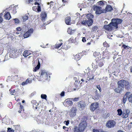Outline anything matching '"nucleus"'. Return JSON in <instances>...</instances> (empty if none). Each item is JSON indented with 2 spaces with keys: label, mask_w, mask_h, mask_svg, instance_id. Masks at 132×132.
<instances>
[{
  "label": "nucleus",
  "mask_w": 132,
  "mask_h": 132,
  "mask_svg": "<svg viewBox=\"0 0 132 132\" xmlns=\"http://www.w3.org/2000/svg\"><path fill=\"white\" fill-rule=\"evenodd\" d=\"M34 30L33 29L31 28L28 30L23 35V37L25 38L28 37L33 32Z\"/></svg>",
  "instance_id": "16"
},
{
  "label": "nucleus",
  "mask_w": 132,
  "mask_h": 132,
  "mask_svg": "<svg viewBox=\"0 0 132 132\" xmlns=\"http://www.w3.org/2000/svg\"><path fill=\"white\" fill-rule=\"evenodd\" d=\"M87 77L86 80L85 81V83H87L88 81H89L92 79H94V76L92 71H89L87 73Z\"/></svg>",
  "instance_id": "7"
},
{
  "label": "nucleus",
  "mask_w": 132,
  "mask_h": 132,
  "mask_svg": "<svg viewBox=\"0 0 132 132\" xmlns=\"http://www.w3.org/2000/svg\"><path fill=\"white\" fill-rule=\"evenodd\" d=\"M75 30H72L71 28L69 27L68 28L67 32L69 34L72 35L74 33Z\"/></svg>",
  "instance_id": "29"
},
{
  "label": "nucleus",
  "mask_w": 132,
  "mask_h": 132,
  "mask_svg": "<svg viewBox=\"0 0 132 132\" xmlns=\"http://www.w3.org/2000/svg\"><path fill=\"white\" fill-rule=\"evenodd\" d=\"M7 132H14V130L12 129L11 128H7Z\"/></svg>",
  "instance_id": "44"
},
{
  "label": "nucleus",
  "mask_w": 132,
  "mask_h": 132,
  "mask_svg": "<svg viewBox=\"0 0 132 132\" xmlns=\"http://www.w3.org/2000/svg\"><path fill=\"white\" fill-rule=\"evenodd\" d=\"M23 20L26 21V20L28 19V17L27 15H25L23 17Z\"/></svg>",
  "instance_id": "43"
},
{
  "label": "nucleus",
  "mask_w": 132,
  "mask_h": 132,
  "mask_svg": "<svg viewBox=\"0 0 132 132\" xmlns=\"http://www.w3.org/2000/svg\"><path fill=\"white\" fill-rule=\"evenodd\" d=\"M64 94L65 92L64 91H62L60 94V95L61 97H63L64 95Z\"/></svg>",
  "instance_id": "52"
},
{
  "label": "nucleus",
  "mask_w": 132,
  "mask_h": 132,
  "mask_svg": "<svg viewBox=\"0 0 132 132\" xmlns=\"http://www.w3.org/2000/svg\"><path fill=\"white\" fill-rule=\"evenodd\" d=\"M113 8L112 6L110 5H107L106 6L105 10L104 9V11L105 12V13L106 12H110L111 11L113 10Z\"/></svg>",
  "instance_id": "20"
},
{
  "label": "nucleus",
  "mask_w": 132,
  "mask_h": 132,
  "mask_svg": "<svg viewBox=\"0 0 132 132\" xmlns=\"http://www.w3.org/2000/svg\"><path fill=\"white\" fill-rule=\"evenodd\" d=\"M70 46L68 45L64 44L62 47V48L65 50H67L70 48Z\"/></svg>",
  "instance_id": "33"
},
{
  "label": "nucleus",
  "mask_w": 132,
  "mask_h": 132,
  "mask_svg": "<svg viewBox=\"0 0 132 132\" xmlns=\"http://www.w3.org/2000/svg\"><path fill=\"white\" fill-rule=\"evenodd\" d=\"M3 21L2 17L0 16V23H2Z\"/></svg>",
  "instance_id": "62"
},
{
  "label": "nucleus",
  "mask_w": 132,
  "mask_h": 132,
  "mask_svg": "<svg viewBox=\"0 0 132 132\" xmlns=\"http://www.w3.org/2000/svg\"><path fill=\"white\" fill-rule=\"evenodd\" d=\"M9 57L11 58H15L19 57L20 54V53L16 48H11L10 49Z\"/></svg>",
  "instance_id": "3"
},
{
  "label": "nucleus",
  "mask_w": 132,
  "mask_h": 132,
  "mask_svg": "<svg viewBox=\"0 0 132 132\" xmlns=\"http://www.w3.org/2000/svg\"><path fill=\"white\" fill-rule=\"evenodd\" d=\"M117 112H118V114L120 116H121L123 112L121 109H118L117 110Z\"/></svg>",
  "instance_id": "38"
},
{
  "label": "nucleus",
  "mask_w": 132,
  "mask_h": 132,
  "mask_svg": "<svg viewBox=\"0 0 132 132\" xmlns=\"http://www.w3.org/2000/svg\"><path fill=\"white\" fill-rule=\"evenodd\" d=\"M39 74L41 78H43L45 79H47L49 75L47 72L43 70H41L39 72Z\"/></svg>",
  "instance_id": "10"
},
{
  "label": "nucleus",
  "mask_w": 132,
  "mask_h": 132,
  "mask_svg": "<svg viewBox=\"0 0 132 132\" xmlns=\"http://www.w3.org/2000/svg\"><path fill=\"white\" fill-rule=\"evenodd\" d=\"M78 105L80 108L82 109H83L85 106V103L83 101H80L79 102Z\"/></svg>",
  "instance_id": "26"
},
{
  "label": "nucleus",
  "mask_w": 132,
  "mask_h": 132,
  "mask_svg": "<svg viewBox=\"0 0 132 132\" xmlns=\"http://www.w3.org/2000/svg\"><path fill=\"white\" fill-rule=\"evenodd\" d=\"M35 1H36V2H35L34 4L35 5H38V6H37L38 9H37V11L38 12H40L41 11V7L40 6H39L40 5L39 3L41 2V0H35Z\"/></svg>",
  "instance_id": "22"
},
{
  "label": "nucleus",
  "mask_w": 132,
  "mask_h": 132,
  "mask_svg": "<svg viewBox=\"0 0 132 132\" xmlns=\"http://www.w3.org/2000/svg\"><path fill=\"white\" fill-rule=\"evenodd\" d=\"M112 21H113V22H115L118 25L119 24L121 23L122 22V20L120 19L115 18L112 20Z\"/></svg>",
  "instance_id": "19"
},
{
  "label": "nucleus",
  "mask_w": 132,
  "mask_h": 132,
  "mask_svg": "<svg viewBox=\"0 0 132 132\" xmlns=\"http://www.w3.org/2000/svg\"><path fill=\"white\" fill-rule=\"evenodd\" d=\"M41 97L43 99L46 100L47 96L46 94H42L41 95Z\"/></svg>",
  "instance_id": "41"
},
{
  "label": "nucleus",
  "mask_w": 132,
  "mask_h": 132,
  "mask_svg": "<svg viewBox=\"0 0 132 132\" xmlns=\"http://www.w3.org/2000/svg\"><path fill=\"white\" fill-rule=\"evenodd\" d=\"M15 104L16 105L18 106H19V105H20L19 109L20 110H23L24 109L23 106V105H21V103L19 102L18 103H15Z\"/></svg>",
  "instance_id": "32"
},
{
  "label": "nucleus",
  "mask_w": 132,
  "mask_h": 132,
  "mask_svg": "<svg viewBox=\"0 0 132 132\" xmlns=\"http://www.w3.org/2000/svg\"><path fill=\"white\" fill-rule=\"evenodd\" d=\"M77 109L75 106H73L71 108L69 111V115L71 117H74L76 115Z\"/></svg>",
  "instance_id": "9"
},
{
  "label": "nucleus",
  "mask_w": 132,
  "mask_h": 132,
  "mask_svg": "<svg viewBox=\"0 0 132 132\" xmlns=\"http://www.w3.org/2000/svg\"><path fill=\"white\" fill-rule=\"evenodd\" d=\"M65 124L66 125L68 126L69 123V120H68L67 121H64V123H65Z\"/></svg>",
  "instance_id": "49"
},
{
  "label": "nucleus",
  "mask_w": 132,
  "mask_h": 132,
  "mask_svg": "<svg viewBox=\"0 0 132 132\" xmlns=\"http://www.w3.org/2000/svg\"><path fill=\"white\" fill-rule=\"evenodd\" d=\"M93 8L94 11H95V13L97 15L101 14L102 13H105V12L100 7L94 5L93 6Z\"/></svg>",
  "instance_id": "5"
},
{
  "label": "nucleus",
  "mask_w": 132,
  "mask_h": 132,
  "mask_svg": "<svg viewBox=\"0 0 132 132\" xmlns=\"http://www.w3.org/2000/svg\"><path fill=\"white\" fill-rule=\"evenodd\" d=\"M116 123V122L114 120H110L107 121L106 126L109 128H113L115 126Z\"/></svg>",
  "instance_id": "8"
},
{
  "label": "nucleus",
  "mask_w": 132,
  "mask_h": 132,
  "mask_svg": "<svg viewBox=\"0 0 132 132\" xmlns=\"http://www.w3.org/2000/svg\"><path fill=\"white\" fill-rule=\"evenodd\" d=\"M70 99H67L66 100L64 101L63 104L65 106L69 107L72 105V101L70 100Z\"/></svg>",
  "instance_id": "15"
},
{
  "label": "nucleus",
  "mask_w": 132,
  "mask_h": 132,
  "mask_svg": "<svg viewBox=\"0 0 132 132\" xmlns=\"http://www.w3.org/2000/svg\"><path fill=\"white\" fill-rule=\"evenodd\" d=\"M49 23V22H47V23L46 22L45 23H44L43 26L47 24H48Z\"/></svg>",
  "instance_id": "61"
},
{
  "label": "nucleus",
  "mask_w": 132,
  "mask_h": 132,
  "mask_svg": "<svg viewBox=\"0 0 132 132\" xmlns=\"http://www.w3.org/2000/svg\"><path fill=\"white\" fill-rule=\"evenodd\" d=\"M40 67V64H38L37 65L35 69H33V71H36L37 70H38Z\"/></svg>",
  "instance_id": "37"
},
{
  "label": "nucleus",
  "mask_w": 132,
  "mask_h": 132,
  "mask_svg": "<svg viewBox=\"0 0 132 132\" xmlns=\"http://www.w3.org/2000/svg\"><path fill=\"white\" fill-rule=\"evenodd\" d=\"M71 19L70 17L67 16L65 18V22L68 25L71 24Z\"/></svg>",
  "instance_id": "23"
},
{
  "label": "nucleus",
  "mask_w": 132,
  "mask_h": 132,
  "mask_svg": "<svg viewBox=\"0 0 132 132\" xmlns=\"http://www.w3.org/2000/svg\"><path fill=\"white\" fill-rule=\"evenodd\" d=\"M104 2L103 1H100L97 3V4L100 6L103 5H104Z\"/></svg>",
  "instance_id": "40"
},
{
  "label": "nucleus",
  "mask_w": 132,
  "mask_h": 132,
  "mask_svg": "<svg viewBox=\"0 0 132 132\" xmlns=\"http://www.w3.org/2000/svg\"><path fill=\"white\" fill-rule=\"evenodd\" d=\"M102 59H101V60H99L98 62H96V63L98 64V65L100 67H102L104 65V64L102 61Z\"/></svg>",
  "instance_id": "31"
},
{
  "label": "nucleus",
  "mask_w": 132,
  "mask_h": 132,
  "mask_svg": "<svg viewBox=\"0 0 132 132\" xmlns=\"http://www.w3.org/2000/svg\"><path fill=\"white\" fill-rule=\"evenodd\" d=\"M98 104L97 103H92L90 107V108L91 111H94L98 107Z\"/></svg>",
  "instance_id": "18"
},
{
  "label": "nucleus",
  "mask_w": 132,
  "mask_h": 132,
  "mask_svg": "<svg viewBox=\"0 0 132 132\" xmlns=\"http://www.w3.org/2000/svg\"><path fill=\"white\" fill-rule=\"evenodd\" d=\"M127 15L129 17V18H131L132 17V14L130 13H128L127 14Z\"/></svg>",
  "instance_id": "56"
},
{
  "label": "nucleus",
  "mask_w": 132,
  "mask_h": 132,
  "mask_svg": "<svg viewBox=\"0 0 132 132\" xmlns=\"http://www.w3.org/2000/svg\"><path fill=\"white\" fill-rule=\"evenodd\" d=\"M82 41L83 42H86V38L85 37H83L82 39Z\"/></svg>",
  "instance_id": "58"
},
{
  "label": "nucleus",
  "mask_w": 132,
  "mask_h": 132,
  "mask_svg": "<svg viewBox=\"0 0 132 132\" xmlns=\"http://www.w3.org/2000/svg\"><path fill=\"white\" fill-rule=\"evenodd\" d=\"M73 131L74 132H81L79 127L76 126H75L73 129Z\"/></svg>",
  "instance_id": "30"
},
{
  "label": "nucleus",
  "mask_w": 132,
  "mask_h": 132,
  "mask_svg": "<svg viewBox=\"0 0 132 132\" xmlns=\"http://www.w3.org/2000/svg\"><path fill=\"white\" fill-rule=\"evenodd\" d=\"M28 3L29 4L31 2H32L33 1V0H28Z\"/></svg>",
  "instance_id": "63"
},
{
  "label": "nucleus",
  "mask_w": 132,
  "mask_h": 132,
  "mask_svg": "<svg viewBox=\"0 0 132 132\" xmlns=\"http://www.w3.org/2000/svg\"><path fill=\"white\" fill-rule=\"evenodd\" d=\"M9 91L12 95H13V93L15 92V89H13V88H11L10 89Z\"/></svg>",
  "instance_id": "42"
},
{
  "label": "nucleus",
  "mask_w": 132,
  "mask_h": 132,
  "mask_svg": "<svg viewBox=\"0 0 132 132\" xmlns=\"http://www.w3.org/2000/svg\"><path fill=\"white\" fill-rule=\"evenodd\" d=\"M93 132H100V131L98 129H93Z\"/></svg>",
  "instance_id": "53"
},
{
  "label": "nucleus",
  "mask_w": 132,
  "mask_h": 132,
  "mask_svg": "<svg viewBox=\"0 0 132 132\" xmlns=\"http://www.w3.org/2000/svg\"><path fill=\"white\" fill-rule=\"evenodd\" d=\"M100 97L98 94H96L95 96L93 97V98L95 100H98Z\"/></svg>",
  "instance_id": "35"
},
{
  "label": "nucleus",
  "mask_w": 132,
  "mask_h": 132,
  "mask_svg": "<svg viewBox=\"0 0 132 132\" xmlns=\"http://www.w3.org/2000/svg\"><path fill=\"white\" fill-rule=\"evenodd\" d=\"M4 19L6 20H9L11 18V16L9 12H5L4 15Z\"/></svg>",
  "instance_id": "21"
},
{
  "label": "nucleus",
  "mask_w": 132,
  "mask_h": 132,
  "mask_svg": "<svg viewBox=\"0 0 132 132\" xmlns=\"http://www.w3.org/2000/svg\"><path fill=\"white\" fill-rule=\"evenodd\" d=\"M93 18V15L91 14H88L85 16L82 21H81V23L82 24L85 25L87 24L88 26H90L92 25L93 22V20L90 18V17Z\"/></svg>",
  "instance_id": "1"
},
{
  "label": "nucleus",
  "mask_w": 132,
  "mask_h": 132,
  "mask_svg": "<svg viewBox=\"0 0 132 132\" xmlns=\"http://www.w3.org/2000/svg\"><path fill=\"white\" fill-rule=\"evenodd\" d=\"M87 126V122L83 121L80 122L78 125V127L82 132H83Z\"/></svg>",
  "instance_id": "6"
},
{
  "label": "nucleus",
  "mask_w": 132,
  "mask_h": 132,
  "mask_svg": "<svg viewBox=\"0 0 132 132\" xmlns=\"http://www.w3.org/2000/svg\"><path fill=\"white\" fill-rule=\"evenodd\" d=\"M123 88L119 85L117 88H116L115 89V91L117 93H120V92L123 90Z\"/></svg>",
  "instance_id": "27"
},
{
  "label": "nucleus",
  "mask_w": 132,
  "mask_h": 132,
  "mask_svg": "<svg viewBox=\"0 0 132 132\" xmlns=\"http://www.w3.org/2000/svg\"><path fill=\"white\" fill-rule=\"evenodd\" d=\"M75 87H76L75 88H74V89L75 90H78V89L79 88V86L78 85H76L75 84Z\"/></svg>",
  "instance_id": "54"
},
{
  "label": "nucleus",
  "mask_w": 132,
  "mask_h": 132,
  "mask_svg": "<svg viewBox=\"0 0 132 132\" xmlns=\"http://www.w3.org/2000/svg\"><path fill=\"white\" fill-rule=\"evenodd\" d=\"M63 128L64 129L66 130V131H68V128L65 126H63Z\"/></svg>",
  "instance_id": "57"
},
{
  "label": "nucleus",
  "mask_w": 132,
  "mask_h": 132,
  "mask_svg": "<svg viewBox=\"0 0 132 132\" xmlns=\"http://www.w3.org/2000/svg\"><path fill=\"white\" fill-rule=\"evenodd\" d=\"M62 2L63 3H65L66 2L67 3V1H66V0H62Z\"/></svg>",
  "instance_id": "64"
},
{
  "label": "nucleus",
  "mask_w": 132,
  "mask_h": 132,
  "mask_svg": "<svg viewBox=\"0 0 132 132\" xmlns=\"http://www.w3.org/2000/svg\"><path fill=\"white\" fill-rule=\"evenodd\" d=\"M122 81V79L121 80H120L118 82V85L120 87L124 88L123 85V82Z\"/></svg>",
  "instance_id": "34"
},
{
  "label": "nucleus",
  "mask_w": 132,
  "mask_h": 132,
  "mask_svg": "<svg viewBox=\"0 0 132 132\" xmlns=\"http://www.w3.org/2000/svg\"><path fill=\"white\" fill-rule=\"evenodd\" d=\"M80 56L79 54H76L75 55V58L76 60H78L80 59Z\"/></svg>",
  "instance_id": "39"
},
{
  "label": "nucleus",
  "mask_w": 132,
  "mask_h": 132,
  "mask_svg": "<svg viewBox=\"0 0 132 132\" xmlns=\"http://www.w3.org/2000/svg\"><path fill=\"white\" fill-rule=\"evenodd\" d=\"M110 53L108 51V49L106 48L104 51L103 52L102 57V59H109Z\"/></svg>",
  "instance_id": "11"
},
{
  "label": "nucleus",
  "mask_w": 132,
  "mask_h": 132,
  "mask_svg": "<svg viewBox=\"0 0 132 132\" xmlns=\"http://www.w3.org/2000/svg\"><path fill=\"white\" fill-rule=\"evenodd\" d=\"M130 113V111L128 109L124 110L122 113V117L123 118H127Z\"/></svg>",
  "instance_id": "17"
},
{
  "label": "nucleus",
  "mask_w": 132,
  "mask_h": 132,
  "mask_svg": "<svg viewBox=\"0 0 132 132\" xmlns=\"http://www.w3.org/2000/svg\"><path fill=\"white\" fill-rule=\"evenodd\" d=\"M31 103L33 106V108H35L34 109L35 111H38L39 110L40 108L38 106L39 104L36 100H32L31 101Z\"/></svg>",
  "instance_id": "13"
},
{
  "label": "nucleus",
  "mask_w": 132,
  "mask_h": 132,
  "mask_svg": "<svg viewBox=\"0 0 132 132\" xmlns=\"http://www.w3.org/2000/svg\"><path fill=\"white\" fill-rule=\"evenodd\" d=\"M27 80H26L25 81L23 82L22 83V85L23 86L27 84Z\"/></svg>",
  "instance_id": "51"
},
{
  "label": "nucleus",
  "mask_w": 132,
  "mask_h": 132,
  "mask_svg": "<svg viewBox=\"0 0 132 132\" xmlns=\"http://www.w3.org/2000/svg\"><path fill=\"white\" fill-rule=\"evenodd\" d=\"M27 80H28L27 82V84L28 83H31L32 79H30V78H28L27 79Z\"/></svg>",
  "instance_id": "47"
},
{
  "label": "nucleus",
  "mask_w": 132,
  "mask_h": 132,
  "mask_svg": "<svg viewBox=\"0 0 132 132\" xmlns=\"http://www.w3.org/2000/svg\"><path fill=\"white\" fill-rule=\"evenodd\" d=\"M98 28V27L97 26H95L92 28V29L93 31H96Z\"/></svg>",
  "instance_id": "45"
},
{
  "label": "nucleus",
  "mask_w": 132,
  "mask_h": 132,
  "mask_svg": "<svg viewBox=\"0 0 132 132\" xmlns=\"http://www.w3.org/2000/svg\"><path fill=\"white\" fill-rule=\"evenodd\" d=\"M40 16L41 18V20L44 22L45 20V19L47 16V14L45 12H42Z\"/></svg>",
  "instance_id": "24"
},
{
  "label": "nucleus",
  "mask_w": 132,
  "mask_h": 132,
  "mask_svg": "<svg viewBox=\"0 0 132 132\" xmlns=\"http://www.w3.org/2000/svg\"><path fill=\"white\" fill-rule=\"evenodd\" d=\"M104 28L108 31H111L115 29V30L117 29L118 28V25L113 21L111 22L108 25H104Z\"/></svg>",
  "instance_id": "2"
},
{
  "label": "nucleus",
  "mask_w": 132,
  "mask_h": 132,
  "mask_svg": "<svg viewBox=\"0 0 132 132\" xmlns=\"http://www.w3.org/2000/svg\"><path fill=\"white\" fill-rule=\"evenodd\" d=\"M31 54V53L30 51L26 50L24 52L23 54V55L24 57H26Z\"/></svg>",
  "instance_id": "25"
},
{
  "label": "nucleus",
  "mask_w": 132,
  "mask_h": 132,
  "mask_svg": "<svg viewBox=\"0 0 132 132\" xmlns=\"http://www.w3.org/2000/svg\"><path fill=\"white\" fill-rule=\"evenodd\" d=\"M62 44L63 43H57L55 45L53 46V47H54V48H55L58 49L60 47Z\"/></svg>",
  "instance_id": "28"
},
{
  "label": "nucleus",
  "mask_w": 132,
  "mask_h": 132,
  "mask_svg": "<svg viewBox=\"0 0 132 132\" xmlns=\"http://www.w3.org/2000/svg\"><path fill=\"white\" fill-rule=\"evenodd\" d=\"M123 87H125L126 89H129L130 88L131 86L129 81L122 79Z\"/></svg>",
  "instance_id": "14"
},
{
  "label": "nucleus",
  "mask_w": 132,
  "mask_h": 132,
  "mask_svg": "<svg viewBox=\"0 0 132 132\" xmlns=\"http://www.w3.org/2000/svg\"><path fill=\"white\" fill-rule=\"evenodd\" d=\"M127 99L129 102L132 103V93L129 92H126L124 95L122 99L123 103H125Z\"/></svg>",
  "instance_id": "4"
},
{
  "label": "nucleus",
  "mask_w": 132,
  "mask_h": 132,
  "mask_svg": "<svg viewBox=\"0 0 132 132\" xmlns=\"http://www.w3.org/2000/svg\"><path fill=\"white\" fill-rule=\"evenodd\" d=\"M79 97H76L74 98H73V100L74 102L75 101H77L79 99Z\"/></svg>",
  "instance_id": "50"
},
{
  "label": "nucleus",
  "mask_w": 132,
  "mask_h": 132,
  "mask_svg": "<svg viewBox=\"0 0 132 132\" xmlns=\"http://www.w3.org/2000/svg\"><path fill=\"white\" fill-rule=\"evenodd\" d=\"M38 9V7L37 6H34L32 7V10L35 11H37V9Z\"/></svg>",
  "instance_id": "48"
},
{
  "label": "nucleus",
  "mask_w": 132,
  "mask_h": 132,
  "mask_svg": "<svg viewBox=\"0 0 132 132\" xmlns=\"http://www.w3.org/2000/svg\"><path fill=\"white\" fill-rule=\"evenodd\" d=\"M14 20L15 21V22L16 23L18 22L19 21V20L16 18L14 19Z\"/></svg>",
  "instance_id": "60"
},
{
  "label": "nucleus",
  "mask_w": 132,
  "mask_h": 132,
  "mask_svg": "<svg viewBox=\"0 0 132 132\" xmlns=\"http://www.w3.org/2000/svg\"><path fill=\"white\" fill-rule=\"evenodd\" d=\"M122 47H123L124 49H126V48L129 49V47L125 45V44H123L122 45Z\"/></svg>",
  "instance_id": "46"
},
{
  "label": "nucleus",
  "mask_w": 132,
  "mask_h": 132,
  "mask_svg": "<svg viewBox=\"0 0 132 132\" xmlns=\"http://www.w3.org/2000/svg\"><path fill=\"white\" fill-rule=\"evenodd\" d=\"M93 55L95 58L96 62H98L99 60H101V55L100 52H95L93 53Z\"/></svg>",
  "instance_id": "12"
},
{
  "label": "nucleus",
  "mask_w": 132,
  "mask_h": 132,
  "mask_svg": "<svg viewBox=\"0 0 132 132\" xmlns=\"http://www.w3.org/2000/svg\"><path fill=\"white\" fill-rule=\"evenodd\" d=\"M97 88L98 89L100 92H101V90L100 85H97Z\"/></svg>",
  "instance_id": "55"
},
{
  "label": "nucleus",
  "mask_w": 132,
  "mask_h": 132,
  "mask_svg": "<svg viewBox=\"0 0 132 132\" xmlns=\"http://www.w3.org/2000/svg\"><path fill=\"white\" fill-rule=\"evenodd\" d=\"M16 30L18 31H20L21 30V29L20 27H19L16 28Z\"/></svg>",
  "instance_id": "59"
},
{
  "label": "nucleus",
  "mask_w": 132,
  "mask_h": 132,
  "mask_svg": "<svg viewBox=\"0 0 132 132\" xmlns=\"http://www.w3.org/2000/svg\"><path fill=\"white\" fill-rule=\"evenodd\" d=\"M103 46L104 47H106L107 48L110 47L109 44L107 43L106 41H105L103 43Z\"/></svg>",
  "instance_id": "36"
}]
</instances>
